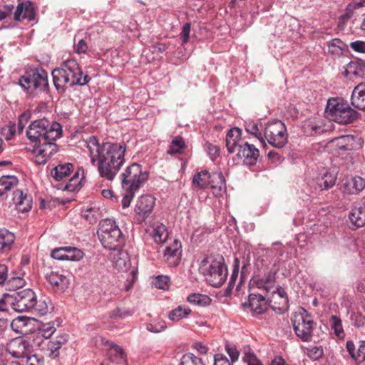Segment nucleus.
Segmentation results:
<instances>
[{
  "mask_svg": "<svg viewBox=\"0 0 365 365\" xmlns=\"http://www.w3.org/2000/svg\"><path fill=\"white\" fill-rule=\"evenodd\" d=\"M85 145L89 151L92 164L98 161L100 175L112 181L125 163V143L106 142L101 145L95 136H91L85 141Z\"/></svg>",
  "mask_w": 365,
  "mask_h": 365,
  "instance_id": "1",
  "label": "nucleus"
},
{
  "mask_svg": "<svg viewBox=\"0 0 365 365\" xmlns=\"http://www.w3.org/2000/svg\"><path fill=\"white\" fill-rule=\"evenodd\" d=\"M60 123L46 118L31 122L26 130L28 139L34 143L33 153L37 164H45L58 149L55 141L62 136Z\"/></svg>",
  "mask_w": 365,
  "mask_h": 365,
  "instance_id": "2",
  "label": "nucleus"
},
{
  "mask_svg": "<svg viewBox=\"0 0 365 365\" xmlns=\"http://www.w3.org/2000/svg\"><path fill=\"white\" fill-rule=\"evenodd\" d=\"M83 72L74 59L63 61L59 68L52 71L53 84L57 90L64 91L73 86H84L91 81L88 75L82 77Z\"/></svg>",
  "mask_w": 365,
  "mask_h": 365,
  "instance_id": "3",
  "label": "nucleus"
},
{
  "mask_svg": "<svg viewBox=\"0 0 365 365\" xmlns=\"http://www.w3.org/2000/svg\"><path fill=\"white\" fill-rule=\"evenodd\" d=\"M200 272L206 277L207 281L215 287H221L227 277V268L222 256L217 258L208 257L202 260Z\"/></svg>",
  "mask_w": 365,
  "mask_h": 365,
  "instance_id": "4",
  "label": "nucleus"
},
{
  "mask_svg": "<svg viewBox=\"0 0 365 365\" xmlns=\"http://www.w3.org/2000/svg\"><path fill=\"white\" fill-rule=\"evenodd\" d=\"M325 113L331 120L340 124H349L357 118V112L339 98L328 100Z\"/></svg>",
  "mask_w": 365,
  "mask_h": 365,
  "instance_id": "5",
  "label": "nucleus"
},
{
  "mask_svg": "<svg viewBox=\"0 0 365 365\" xmlns=\"http://www.w3.org/2000/svg\"><path fill=\"white\" fill-rule=\"evenodd\" d=\"M98 236L101 244L106 249L115 250L120 247L121 231L115 222L110 219L101 222Z\"/></svg>",
  "mask_w": 365,
  "mask_h": 365,
  "instance_id": "6",
  "label": "nucleus"
},
{
  "mask_svg": "<svg viewBox=\"0 0 365 365\" xmlns=\"http://www.w3.org/2000/svg\"><path fill=\"white\" fill-rule=\"evenodd\" d=\"M148 175L141 165L135 163L130 165L120 175L123 189L138 190L147 181Z\"/></svg>",
  "mask_w": 365,
  "mask_h": 365,
  "instance_id": "7",
  "label": "nucleus"
},
{
  "mask_svg": "<svg viewBox=\"0 0 365 365\" xmlns=\"http://www.w3.org/2000/svg\"><path fill=\"white\" fill-rule=\"evenodd\" d=\"M264 140L277 148H283L288 141V134L284 123L281 120L268 122L263 133Z\"/></svg>",
  "mask_w": 365,
  "mask_h": 365,
  "instance_id": "8",
  "label": "nucleus"
},
{
  "mask_svg": "<svg viewBox=\"0 0 365 365\" xmlns=\"http://www.w3.org/2000/svg\"><path fill=\"white\" fill-rule=\"evenodd\" d=\"M292 321L297 336L304 341H309L312 336L314 323L307 312L302 309L299 312H296Z\"/></svg>",
  "mask_w": 365,
  "mask_h": 365,
  "instance_id": "9",
  "label": "nucleus"
},
{
  "mask_svg": "<svg viewBox=\"0 0 365 365\" xmlns=\"http://www.w3.org/2000/svg\"><path fill=\"white\" fill-rule=\"evenodd\" d=\"M19 84L26 90L34 88L36 90L45 91L48 86V73L41 69L32 73H28L20 78Z\"/></svg>",
  "mask_w": 365,
  "mask_h": 365,
  "instance_id": "10",
  "label": "nucleus"
},
{
  "mask_svg": "<svg viewBox=\"0 0 365 365\" xmlns=\"http://www.w3.org/2000/svg\"><path fill=\"white\" fill-rule=\"evenodd\" d=\"M36 297L35 292L30 289L21 290L15 294L12 308L18 312L31 311L34 307Z\"/></svg>",
  "mask_w": 365,
  "mask_h": 365,
  "instance_id": "11",
  "label": "nucleus"
},
{
  "mask_svg": "<svg viewBox=\"0 0 365 365\" xmlns=\"http://www.w3.org/2000/svg\"><path fill=\"white\" fill-rule=\"evenodd\" d=\"M31 343L24 337L11 339L6 345V351L14 358L24 359L31 352Z\"/></svg>",
  "mask_w": 365,
  "mask_h": 365,
  "instance_id": "12",
  "label": "nucleus"
},
{
  "mask_svg": "<svg viewBox=\"0 0 365 365\" xmlns=\"http://www.w3.org/2000/svg\"><path fill=\"white\" fill-rule=\"evenodd\" d=\"M155 203V198L152 195H141L135 205V212L138 220H145L152 212Z\"/></svg>",
  "mask_w": 365,
  "mask_h": 365,
  "instance_id": "13",
  "label": "nucleus"
},
{
  "mask_svg": "<svg viewBox=\"0 0 365 365\" xmlns=\"http://www.w3.org/2000/svg\"><path fill=\"white\" fill-rule=\"evenodd\" d=\"M12 203L18 212H28L32 207V197L26 190H16L13 193Z\"/></svg>",
  "mask_w": 365,
  "mask_h": 365,
  "instance_id": "14",
  "label": "nucleus"
},
{
  "mask_svg": "<svg viewBox=\"0 0 365 365\" xmlns=\"http://www.w3.org/2000/svg\"><path fill=\"white\" fill-rule=\"evenodd\" d=\"M181 243L177 240L167 246L163 253V260L170 267L177 266L181 259Z\"/></svg>",
  "mask_w": 365,
  "mask_h": 365,
  "instance_id": "15",
  "label": "nucleus"
},
{
  "mask_svg": "<svg viewBox=\"0 0 365 365\" xmlns=\"http://www.w3.org/2000/svg\"><path fill=\"white\" fill-rule=\"evenodd\" d=\"M237 155L243 158L244 163L253 165L257 163L259 156V151L255 145L247 142H243L242 145H239Z\"/></svg>",
  "mask_w": 365,
  "mask_h": 365,
  "instance_id": "16",
  "label": "nucleus"
},
{
  "mask_svg": "<svg viewBox=\"0 0 365 365\" xmlns=\"http://www.w3.org/2000/svg\"><path fill=\"white\" fill-rule=\"evenodd\" d=\"M269 305L271 308L279 313L283 312L288 309V298L285 291L280 288L273 292L269 299Z\"/></svg>",
  "mask_w": 365,
  "mask_h": 365,
  "instance_id": "17",
  "label": "nucleus"
},
{
  "mask_svg": "<svg viewBox=\"0 0 365 365\" xmlns=\"http://www.w3.org/2000/svg\"><path fill=\"white\" fill-rule=\"evenodd\" d=\"M250 284L252 287H257L262 291L269 292L274 286V278L271 272L261 277L255 276L250 280Z\"/></svg>",
  "mask_w": 365,
  "mask_h": 365,
  "instance_id": "18",
  "label": "nucleus"
},
{
  "mask_svg": "<svg viewBox=\"0 0 365 365\" xmlns=\"http://www.w3.org/2000/svg\"><path fill=\"white\" fill-rule=\"evenodd\" d=\"M34 17L35 10L34 4L30 1L19 4L14 13L15 21H20L24 19L32 21L34 19Z\"/></svg>",
  "mask_w": 365,
  "mask_h": 365,
  "instance_id": "19",
  "label": "nucleus"
},
{
  "mask_svg": "<svg viewBox=\"0 0 365 365\" xmlns=\"http://www.w3.org/2000/svg\"><path fill=\"white\" fill-rule=\"evenodd\" d=\"M242 130L238 128H231L226 135V147L230 153H232L238 150L241 141Z\"/></svg>",
  "mask_w": 365,
  "mask_h": 365,
  "instance_id": "20",
  "label": "nucleus"
},
{
  "mask_svg": "<svg viewBox=\"0 0 365 365\" xmlns=\"http://www.w3.org/2000/svg\"><path fill=\"white\" fill-rule=\"evenodd\" d=\"M249 304L256 314L264 313L268 307V303L262 294L252 293L249 295Z\"/></svg>",
  "mask_w": 365,
  "mask_h": 365,
  "instance_id": "21",
  "label": "nucleus"
},
{
  "mask_svg": "<svg viewBox=\"0 0 365 365\" xmlns=\"http://www.w3.org/2000/svg\"><path fill=\"white\" fill-rule=\"evenodd\" d=\"M354 137L351 135H341L333 138L327 143V147L336 150H347L353 147Z\"/></svg>",
  "mask_w": 365,
  "mask_h": 365,
  "instance_id": "22",
  "label": "nucleus"
},
{
  "mask_svg": "<svg viewBox=\"0 0 365 365\" xmlns=\"http://www.w3.org/2000/svg\"><path fill=\"white\" fill-rule=\"evenodd\" d=\"M351 100L353 106L365 110V83H359L354 88Z\"/></svg>",
  "mask_w": 365,
  "mask_h": 365,
  "instance_id": "23",
  "label": "nucleus"
},
{
  "mask_svg": "<svg viewBox=\"0 0 365 365\" xmlns=\"http://www.w3.org/2000/svg\"><path fill=\"white\" fill-rule=\"evenodd\" d=\"M47 282L53 287L58 289L63 290L69 284L68 279L63 274H60L56 272H51L46 274Z\"/></svg>",
  "mask_w": 365,
  "mask_h": 365,
  "instance_id": "24",
  "label": "nucleus"
},
{
  "mask_svg": "<svg viewBox=\"0 0 365 365\" xmlns=\"http://www.w3.org/2000/svg\"><path fill=\"white\" fill-rule=\"evenodd\" d=\"M15 236L7 230L0 231V254H7L14 247Z\"/></svg>",
  "mask_w": 365,
  "mask_h": 365,
  "instance_id": "25",
  "label": "nucleus"
},
{
  "mask_svg": "<svg viewBox=\"0 0 365 365\" xmlns=\"http://www.w3.org/2000/svg\"><path fill=\"white\" fill-rule=\"evenodd\" d=\"M73 168L72 163L59 164L52 169L51 174L56 180L60 181L68 177L73 170Z\"/></svg>",
  "mask_w": 365,
  "mask_h": 365,
  "instance_id": "26",
  "label": "nucleus"
},
{
  "mask_svg": "<svg viewBox=\"0 0 365 365\" xmlns=\"http://www.w3.org/2000/svg\"><path fill=\"white\" fill-rule=\"evenodd\" d=\"M351 222L356 227H361L365 225V206H356L352 208L349 214Z\"/></svg>",
  "mask_w": 365,
  "mask_h": 365,
  "instance_id": "27",
  "label": "nucleus"
},
{
  "mask_svg": "<svg viewBox=\"0 0 365 365\" xmlns=\"http://www.w3.org/2000/svg\"><path fill=\"white\" fill-rule=\"evenodd\" d=\"M365 187V180L359 176L352 178L344 184V192L357 194Z\"/></svg>",
  "mask_w": 365,
  "mask_h": 365,
  "instance_id": "28",
  "label": "nucleus"
},
{
  "mask_svg": "<svg viewBox=\"0 0 365 365\" xmlns=\"http://www.w3.org/2000/svg\"><path fill=\"white\" fill-rule=\"evenodd\" d=\"M192 312L191 309L186 305H179L168 314V318L172 322H179L187 318Z\"/></svg>",
  "mask_w": 365,
  "mask_h": 365,
  "instance_id": "29",
  "label": "nucleus"
},
{
  "mask_svg": "<svg viewBox=\"0 0 365 365\" xmlns=\"http://www.w3.org/2000/svg\"><path fill=\"white\" fill-rule=\"evenodd\" d=\"M19 180L14 175H6L0 178V197H4L6 192L15 187Z\"/></svg>",
  "mask_w": 365,
  "mask_h": 365,
  "instance_id": "30",
  "label": "nucleus"
},
{
  "mask_svg": "<svg viewBox=\"0 0 365 365\" xmlns=\"http://www.w3.org/2000/svg\"><path fill=\"white\" fill-rule=\"evenodd\" d=\"M364 71L361 66L355 62H350L348 63L344 71V76L352 81L361 77Z\"/></svg>",
  "mask_w": 365,
  "mask_h": 365,
  "instance_id": "31",
  "label": "nucleus"
},
{
  "mask_svg": "<svg viewBox=\"0 0 365 365\" xmlns=\"http://www.w3.org/2000/svg\"><path fill=\"white\" fill-rule=\"evenodd\" d=\"M32 307V312L40 316H44L49 312L51 302L48 298L41 297L38 299L36 297Z\"/></svg>",
  "mask_w": 365,
  "mask_h": 365,
  "instance_id": "32",
  "label": "nucleus"
},
{
  "mask_svg": "<svg viewBox=\"0 0 365 365\" xmlns=\"http://www.w3.org/2000/svg\"><path fill=\"white\" fill-rule=\"evenodd\" d=\"M152 237L158 244L165 242L168 237L167 227L163 224H155L153 227Z\"/></svg>",
  "mask_w": 365,
  "mask_h": 365,
  "instance_id": "33",
  "label": "nucleus"
},
{
  "mask_svg": "<svg viewBox=\"0 0 365 365\" xmlns=\"http://www.w3.org/2000/svg\"><path fill=\"white\" fill-rule=\"evenodd\" d=\"M210 178L211 174L208 171L203 170L199 172L193 176L192 184L200 189H205L210 185Z\"/></svg>",
  "mask_w": 365,
  "mask_h": 365,
  "instance_id": "34",
  "label": "nucleus"
},
{
  "mask_svg": "<svg viewBox=\"0 0 365 365\" xmlns=\"http://www.w3.org/2000/svg\"><path fill=\"white\" fill-rule=\"evenodd\" d=\"M348 46L339 38H334L328 42V52L332 56H339Z\"/></svg>",
  "mask_w": 365,
  "mask_h": 365,
  "instance_id": "35",
  "label": "nucleus"
},
{
  "mask_svg": "<svg viewBox=\"0 0 365 365\" xmlns=\"http://www.w3.org/2000/svg\"><path fill=\"white\" fill-rule=\"evenodd\" d=\"M108 355L112 362L123 363L125 361V354L122 348L116 344H111L108 351Z\"/></svg>",
  "mask_w": 365,
  "mask_h": 365,
  "instance_id": "36",
  "label": "nucleus"
},
{
  "mask_svg": "<svg viewBox=\"0 0 365 365\" xmlns=\"http://www.w3.org/2000/svg\"><path fill=\"white\" fill-rule=\"evenodd\" d=\"M185 148V143L183 138L181 136H175L172 140L169 149L167 153L169 155H174L177 153H182Z\"/></svg>",
  "mask_w": 365,
  "mask_h": 365,
  "instance_id": "37",
  "label": "nucleus"
},
{
  "mask_svg": "<svg viewBox=\"0 0 365 365\" xmlns=\"http://www.w3.org/2000/svg\"><path fill=\"white\" fill-rule=\"evenodd\" d=\"M242 354V361L247 365H263L249 346L244 347Z\"/></svg>",
  "mask_w": 365,
  "mask_h": 365,
  "instance_id": "38",
  "label": "nucleus"
},
{
  "mask_svg": "<svg viewBox=\"0 0 365 365\" xmlns=\"http://www.w3.org/2000/svg\"><path fill=\"white\" fill-rule=\"evenodd\" d=\"M41 336H43L45 339H48L52 336V335L56 331L54 323L50 322L48 323L41 324L36 329Z\"/></svg>",
  "mask_w": 365,
  "mask_h": 365,
  "instance_id": "39",
  "label": "nucleus"
},
{
  "mask_svg": "<svg viewBox=\"0 0 365 365\" xmlns=\"http://www.w3.org/2000/svg\"><path fill=\"white\" fill-rule=\"evenodd\" d=\"M180 365H205L202 359L193 354H185L181 359Z\"/></svg>",
  "mask_w": 365,
  "mask_h": 365,
  "instance_id": "40",
  "label": "nucleus"
},
{
  "mask_svg": "<svg viewBox=\"0 0 365 365\" xmlns=\"http://www.w3.org/2000/svg\"><path fill=\"white\" fill-rule=\"evenodd\" d=\"M336 180V178L334 174L326 173L318 184L322 190H328L335 185Z\"/></svg>",
  "mask_w": 365,
  "mask_h": 365,
  "instance_id": "41",
  "label": "nucleus"
},
{
  "mask_svg": "<svg viewBox=\"0 0 365 365\" xmlns=\"http://www.w3.org/2000/svg\"><path fill=\"white\" fill-rule=\"evenodd\" d=\"M66 260L79 261L83 257V252L76 248L72 247H65Z\"/></svg>",
  "mask_w": 365,
  "mask_h": 365,
  "instance_id": "42",
  "label": "nucleus"
},
{
  "mask_svg": "<svg viewBox=\"0 0 365 365\" xmlns=\"http://www.w3.org/2000/svg\"><path fill=\"white\" fill-rule=\"evenodd\" d=\"M225 180L222 173L215 172L211 175L210 178V185L212 188H218L221 190L225 185Z\"/></svg>",
  "mask_w": 365,
  "mask_h": 365,
  "instance_id": "43",
  "label": "nucleus"
},
{
  "mask_svg": "<svg viewBox=\"0 0 365 365\" xmlns=\"http://www.w3.org/2000/svg\"><path fill=\"white\" fill-rule=\"evenodd\" d=\"M132 315L131 311L124 307H116L109 314V317L112 319H124Z\"/></svg>",
  "mask_w": 365,
  "mask_h": 365,
  "instance_id": "44",
  "label": "nucleus"
},
{
  "mask_svg": "<svg viewBox=\"0 0 365 365\" xmlns=\"http://www.w3.org/2000/svg\"><path fill=\"white\" fill-rule=\"evenodd\" d=\"M245 130L247 133L252 134V135L256 137L257 139H259L262 143H264L263 134L260 131V130L258 127V124L257 123H255L253 121L246 123Z\"/></svg>",
  "mask_w": 365,
  "mask_h": 365,
  "instance_id": "45",
  "label": "nucleus"
},
{
  "mask_svg": "<svg viewBox=\"0 0 365 365\" xmlns=\"http://www.w3.org/2000/svg\"><path fill=\"white\" fill-rule=\"evenodd\" d=\"M67 341L66 338H62V341H50L48 344V349L50 350L49 356L55 359L59 355V349L62 344Z\"/></svg>",
  "mask_w": 365,
  "mask_h": 365,
  "instance_id": "46",
  "label": "nucleus"
},
{
  "mask_svg": "<svg viewBox=\"0 0 365 365\" xmlns=\"http://www.w3.org/2000/svg\"><path fill=\"white\" fill-rule=\"evenodd\" d=\"M98 212V209L87 206L84 211H83L82 216L90 224H94L97 222Z\"/></svg>",
  "mask_w": 365,
  "mask_h": 365,
  "instance_id": "47",
  "label": "nucleus"
},
{
  "mask_svg": "<svg viewBox=\"0 0 365 365\" xmlns=\"http://www.w3.org/2000/svg\"><path fill=\"white\" fill-rule=\"evenodd\" d=\"M147 329L153 333H160L167 328L166 322L163 319H158L152 323H149L146 327Z\"/></svg>",
  "mask_w": 365,
  "mask_h": 365,
  "instance_id": "48",
  "label": "nucleus"
},
{
  "mask_svg": "<svg viewBox=\"0 0 365 365\" xmlns=\"http://www.w3.org/2000/svg\"><path fill=\"white\" fill-rule=\"evenodd\" d=\"M361 6V4H356V3H351L349 4L346 10L345 13L341 16L340 20H339V24H344L345 22L349 20L350 18L352 17L354 14V11Z\"/></svg>",
  "mask_w": 365,
  "mask_h": 365,
  "instance_id": "49",
  "label": "nucleus"
},
{
  "mask_svg": "<svg viewBox=\"0 0 365 365\" xmlns=\"http://www.w3.org/2000/svg\"><path fill=\"white\" fill-rule=\"evenodd\" d=\"M31 118V113L30 110H26L19 116L17 125H16V128L17 127V132L19 134H21L23 132L24 128Z\"/></svg>",
  "mask_w": 365,
  "mask_h": 365,
  "instance_id": "50",
  "label": "nucleus"
},
{
  "mask_svg": "<svg viewBox=\"0 0 365 365\" xmlns=\"http://www.w3.org/2000/svg\"><path fill=\"white\" fill-rule=\"evenodd\" d=\"M26 325L27 319L24 317H18L11 322V329L17 333H21L23 328Z\"/></svg>",
  "mask_w": 365,
  "mask_h": 365,
  "instance_id": "51",
  "label": "nucleus"
},
{
  "mask_svg": "<svg viewBox=\"0 0 365 365\" xmlns=\"http://www.w3.org/2000/svg\"><path fill=\"white\" fill-rule=\"evenodd\" d=\"M25 284V279L21 276H11L7 281L8 286L14 289L22 288Z\"/></svg>",
  "mask_w": 365,
  "mask_h": 365,
  "instance_id": "52",
  "label": "nucleus"
},
{
  "mask_svg": "<svg viewBox=\"0 0 365 365\" xmlns=\"http://www.w3.org/2000/svg\"><path fill=\"white\" fill-rule=\"evenodd\" d=\"M26 340H29L31 343V349L34 346H40L44 340L46 339L43 336H41L40 334L36 330L31 335L25 337Z\"/></svg>",
  "mask_w": 365,
  "mask_h": 365,
  "instance_id": "53",
  "label": "nucleus"
},
{
  "mask_svg": "<svg viewBox=\"0 0 365 365\" xmlns=\"http://www.w3.org/2000/svg\"><path fill=\"white\" fill-rule=\"evenodd\" d=\"M208 299L209 298L205 295L193 293L187 297V300L188 302L192 304L202 305L206 303L205 301Z\"/></svg>",
  "mask_w": 365,
  "mask_h": 365,
  "instance_id": "54",
  "label": "nucleus"
},
{
  "mask_svg": "<svg viewBox=\"0 0 365 365\" xmlns=\"http://www.w3.org/2000/svg\"><path fill=\"white\" fill-rule=\"evenodd\" d=\"M304 132L307 135H315L321 132V127L317 125L313 120H308L304 125Z\"/></svg>",
  "mask_w": 365,
  "mask_h": 365,
  "instance_id": "55",
  "label": "nucleus"
},
{
  "mask_svg": "<svg viewBox=\"0 0 365 365\" xmlns=\"http://www.w3.org/2000/svg\"><path fill=\"white\" fill-rule=\"evenodd\" d=\"M331 327L334 330L335 334L340 337L344 333L341 320L336 316H332L331 317Z\"/></svg>",
  "mask_w": 365,
  "mask_h": 365,
  "instance_id": "56",
  "label": "nucleus"
},
{
  "mask_svg": "<svg viewBox=\"0 0 365 365\" xmlns=\"http://www.w3.org/2000/svg\"><path fill=\"white\" fill-rule=\"evenodd\" d=\"M16 133V125L10 123L1 129V134L7 140H11Z\"/></svg>",
  "mask_w": 365,
  "mask_h": 365,
  "instance_id": "57",
  "label": "nucleus"
},
{
  "mask_svg": "<svg viewBox=\"0 0 365 365\" xmlns=\"http://www.w3.org/2000/svg\"><path fill=\"white\" fill-rule=\"evenodd\" d=\"M125 193L122 199V207L123 209L127 208L130 206L131 201L135 195L137 190H123Z\"/></svg>",
  "mask_w": 365,
  "mask_h": 365,
  "instance_id": "58",
  "label": "nucleus"
},
{
  "mask_svg": "<svg viewBox=\"0 0 365 365\" xmlns=\"http://www.w3.org/2000/svg\"><path fill=\"white\" fill-rule=\"evenodd\" d=\"M349 47L357 53L365 54V41L357 40L351 42Z\"/></svg>",
  "mask_w": 365,
  "mask_h": 365,
  "instance_id": "59",
  "label": "nucleus"
},
{
  "mask_svg": "<svg viewBox=\"0 0 365 365\" xmlns=\"http://www.w3.org/2000/svg\"><path fill=\"white\" fill-rule=\"evenodd\" d=\"M26 365H44V359L43 357H39L37 355H31L29 356L28 354L27 357H25Z\"/></svg>",
  "mask_w": 365,
  "mask_h": 365,
  "instance_id": "60",
  "label": "nucleus"
},
{
  "mask_svg": "<svg viewBox=\"0 0 365 365\" xmlns=\"http://www.w3.org/2000/svg\"><path fill=\"white\" fill-rule=\"evenodd\" d=\"M225 349L232 359V361H236L238 359L240 352L233 344H226Z\"/></svg>",
  "mask_w": 365,
  "mask_h": 365,
  "instance_id": "61",
  "label": "nucleus"
},
{
  "mask_svg": "<svg viewBox=\"0 0 365 365\" xmlns=\"http://www.w3.org/2000/svg\"><path fill=\"white\" fill-rule=\"evenodd\" d=\"M190 32V23L187 22L185 24L182 28L180 33V37L182 39V44L184 45L188 42Z\"/></svg>",
  "mask_w": 365,
  "mask_h": 365,
  "instance_id": "62",
  "label": "nucleus"
},
{
  "mask_svg": "<svg viewBox=\"0 0 365 365\" xmlns=\"http://www.w3.org/2000/svg\"><path fill=\"white\" fill-rule=\"evenodd\" d=\"M169 279L165 276H159L156 278L155 285L158 289H166L168 288Z\"/></svg>",
  "mask_w": 365,
  "mask_h": 365,
  "instance_id": "63",
  "label": "nucleus"
},
{
  "mask_svg": "<svg viewBox=\"0 0 365 365\" xmlns=\"http://www.w3.org/2000/svg\"><path fill=\"white\" fill-rule=\"evenodd\" d=\"M355 360L359 362H363L365 361V341H362L359 345Z\"/></svg>",
  "mask_w": 365,
  "mask_h": 365,
  "instance_id": "64",
  "label": "nucleus"
}]
</instances>
